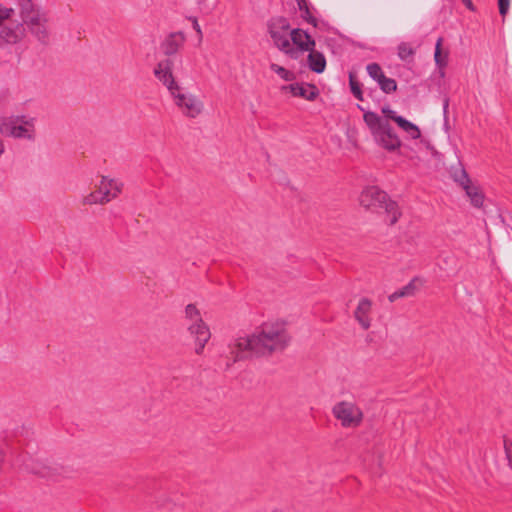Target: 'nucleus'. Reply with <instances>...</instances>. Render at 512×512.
Returning <instances> with one entry per match:
<instances>
[{
    "label": "nucleus",
    "mask_w": 512,
    "mask_h": 512,
    "mask_svg": "<svg viewBox=\"0 0 512 512\" xmlns=\"http://www.w3.org/2000/svg\"><path fill=\"white\" fill-rule=\"evenodd\" d=\"M289 341L284 323L266 322L250 335L236 338L230 345V354L234 361L268 356L285 349Z\"/></svg>",
    "instance_id": "1"
},
{
    "label": "nucleus",
    "mask_w": 512,
    "mask_h": 512,
    "mask_svg": "<svg viewBox=\"0 0 512 512\" xmlns=\"http://www.w3.org/2000/svg\"><path fill=\"white\" fill-rule=\"evenodd\" d=\"M359 203L366 210L385 213L386 221L391 225L395 224L400 217L397 203L389 199L387 193L376 186L363 189L359 196Z\"/></svg>",
    "instance_id": "2"
},
{
    "label": "nucleus",
    "mask_w": 512,
    "mask_h": 512,
    "mask_svg": "<svg viewBox=\"0 0 512 512\" xmlns=\"http://www.w3.org/2000/svg\"><path fill=\"white\" fill-rule=\"evenodd\" d=\"M363 120L369 128L374 142L388 152L398 150L402 141L397 133L393 130L390 123L372 111H365Z\"/></svg>",
    "instance_id": "3"
},
{
    "label": "nucleus",
    "mask_w": 512,
    "mask_h": 512,
    "mask_svg": "<svg viewBox=\"0 0 512 512\" xmlns=\"http://www.w3.org/2000/svg\"><path fill=\"white\" fill-rule=\"evenodd\" d=\"M0 133L14 139L34 141L36 138V118L24 114L1 116Z\"/></svg>",
    "instance_id": "4"
},
{
    "label": "nucleus",
    "mask_w": 512,
    "mask_h": 512,
    "mask_svg": "<svg viewBox=\"0 0 512 512\" xmlns=\"http://www.w3.org/2000/svg\"><path fill=\"white\" fill-rule=\"evenodd\" d=\"M22 20L31 34L42 44L49 42V30L46 15L35 10L33 2H23Z\"/></svg>",
    "instance_id": "5"
},
{
    "label": "nucleus",
    "mask_w": 512,
    "mask_h": 512,
    "mask_svg": "<svg viewBox=\"0 0 512 512\" xmlns=\"http://www.w3.org/2000/svg\"><path fill=\"white\" fill-rule=\"evenodd\" d=\"M169 95L175 107L186 118L195 119L204 112V102L197 95L187 91L181 85Z\"/></svg>",
    "instance_id": "6"
},
{
    "label": "nucleus",
    "mask_w": 512,
    "mask_h": 512,
    "mask_svg": "<svg viewBox=\"0 0 512 512\" xmlns=\"http://www.w3.org/2000/svg\"><path fill=\"white\" fill-rule=\"evenodd\" d=\"M123 186V182L119 179L102 176L96 190L87 194L83 198V203L86 205L107 204L122 192Z\"/></svg>",
    "instance_id": "7"
},
{
    "label": "nucleus",
    "mask_w": 512,
    "mask_h": 512,
    "mask_svg": "<svg viewBox=\"0 0 512 512\" xmlns=\"http://www.w3.org/2000/svg\"><path fill=\"white\" fill-rule=\"evenodd\" d=\"M185 317L188 331L195 339V352L200 354L210 339L211 334L209 328L203 322L199 310L193 304L186 306Z\"/></svg>",
    "instance_id": "8"
},
{
    "label": "nucleus",
    "mask_w": 512,
    "mask_h": 512,
    "mask_svg": "<svg viewBox=\"0 0 512 512\" xmlns=\"http://www.w3.org/2000/svg\"><path fill=\"white\" fill-rule=\"evenodd\" d=\"M332 414L343 428H357L364 419L363 410L352 401H339L332 407Z\"/></svg>",
    "instance_id": "9"
},
{
    "label": "nucleus",
    "mask_w": 512,
    "mask_h": 512,
    "mask_svg": "<svg viewBox=\"0 0 512 512\" xmlns=\"http://www.w3.org/2000/svg\"><path fill=\"white\" fill-rule=\"evenodd\" d=\"M268 30L274 45L281 52H289L290 49V32L292 28L286 18H272L268 23Z\"/></svg>",
    "instance_id": "10"
},
{
    "label": "nucleus",
    "mask_w": 512,
    "mask_h": 512,
    "mask_svg": "<svg viewBox=\"0 0 512 512\" xmlns=\"http://www.w3.org/2000/svg\"><path fill=\"white\" fill-rule=\"evenodd\" d=\"M316 42L313 37L303 29L293 28L290 32V49L284 52L292 59H298L302 54L315 48Z\"/></svg>",
    "instance_id": "11"
},
{
    "label": "nucleus",
    "mask_w": 512,
    "mask_h": 512,
    "mask_svg": "<svg viewBox=\"0 0 512 512\" xmlns=\"http://www.w3.org/2000/svg\"><path fill=\"white\" fill-rule=\"evenodd\" d=\"M153 74L155 78L168 90L169 94L180 86L173 74V62L168 58L159 61L155 65Z\"/></svg>",
    "instance_id": "12"
},
{
    "label": "nucleus",
    "mask_w": 512,
    "mask_h": 512,
    "mask_svg": "<svg viewBox=\"0 0 512 512\" xmlns=\"http://www.w3.org/2000/svg\"><path fill=\"white\" fill-rule=\"evenodd\" d=\"M368 75L378 84L379 88L386 94L395 92L397 83L394 79L386 77L378 63H369L366 66Z\"/></svg>",
    "instance_id": "13"
},
{
    "label": "nucleus",
    "mask_w": 512,
    "mask_h": 512,
    "mask_svg": "<svg viewBox=\"0 0 512 512\" xmlns=\"http://www.w3.org/2000/svg\"><path fill=\"white\" fill-rule=\"evenodd\" d=\"M372 301L368 298H361L354 311V317L359 325L368 330L371 327Z\"/></svg>",
    "instance_id": "14"
},
{
    "label": "nucleus",
    "mask_w": 512,
    "mask_h": 512,
    "mask_svg": "<svg viewBox=\"0 0 512 512\" xmlns=\"http://www.w3.org/2000/svg\"><path fill=\"white\" fill-rule=\"evenodd\" d=\"M24 35L23 24L11 23L0 28V42L16 44L23 39Z\"/></svg>",
    "instance_id": "15"
},
{
    "label": "nucleus",
    "mask_w": 512,
    "mask_h": 512,
    "mask_svg": "<svg viewBox=\"0 0 512 512\" xmlns=\"http://www.w3.org/2000/svg\"><path fill=\"white\" fill-rule=\"evenodd\" d=\"M185 36L182 32H174L168 35L161 44V49L165 55H174L184 44Z\"/></svg>",
    "instance_id": "16"
},
{
    "label": "nucleus",
    "mask_w": 512,
    "mask_h": 512,
    "mask_svg": "<svg viewBox=\"0 0 512 512\" xmlns=\"http://www.w3.org/2000/svg\"><path fill=\"white\" fill-rule=\"evenodd\" d=\"M283 90H289L293 96L302 97L306 100H314L318 94L313 85L294 83L283 86Z\"/></svg>",
    "instance_id": "17"
},
{
    "label": "nucleus",
    "mask_w": 512,
    "mask_h": 512,
    "mask_svg": "<svg viewBox=\"0 0 512 512\" xmlns=\"http://www.w3.org/2000/svg\"><path fill=\"white\" fill-rule=\"evenodd\" d=\"M308 58L307 63L308 67L315 73H322L326 68V59L325 56L319 52L316 51L315 48L308 51Z\"/></svg>",
    "instance_id": "18"
},
{
    "label": "nucleus",
    "mask_w": 512,
    "mask_h": 512,
    "mask_svg": "<svg viewBox=\"0 0 512 512\" xmlns=\"http://www.w3.org/2000/svg\"><path fill=\"white\" fill-rule=\"evenodd\" d=\"M398 127L407 135L408 138L416 140L420 138L421 131L419 127L404 117L397 118Z\"/></svg>",
    "instance_id": "19"
},
{
    "label": "nucleus",
    "mask_w": 512,
    "mask_h": 512,
    "mask_svg": "<svg viewBox=\"0 0 512 512\" xmlns=\"http://www.w3.org/2000/svg\"><path fill=\"white\" fill-rule=\"evenodd\" d=\"M466 192V195L470 198V201L473 206L481 207L484 202V195L478 188V186L473 185L471 182L463 188Z\"/></svg>",
    "instance_id": "20"
},
{
    "label": "nucleus",
    "mask_w": 512,
    "mask_h": 512,
    "mask_svg": "<svg viewBox=\"0 0 512 512\" xmlns=\"http://www.w3.org/2000/svg\"><path fill=\"white\" fill-rule=\"evenodd\" d=\"M416 282H417V279H413L406 286H404L403 288H401V289L395 291L394 293H392L391 295H389V297H388L389 301L394 302L397 299L402 298V297L413 296L417 289Z\"/></svg>",
    "instance_id": "21"
},
{
    "label": "nucleus",
    "mask_w": 512,
    "mask_h": 512,
    "mask_svg": "<svg viewBox=\"0 0 512 512\" xmlns=\"http://www.w3.org/2000/svg\"><path fill=\"white\" fill-rule=\"evenodd\" d=\"M442 42H443V39L441 37L438 38L436 45H435V53H434L435 63L440 69H443L446 67L447 59H448L447 52L444 55H442V52H441Z\"/></svg>",
    "instance_id": "22"
},
{
    "label": "nucleus",
    "mask_w": 512,
    "mask_h": 512,
    "mask_svg": "<svg viewBox=\"0 0 512 512\" xmlns=\"http://www.w3.org/2000/svg\"><path fill=\"white\" fill-rule=\"evenodd\" d=\"M297 4H298L299 12H300V17L302 19H304L306 22H308L309 24L316 27L317 19L312 15V13L309 9V6H308V2H297Z\"/></svg>",
    "instance_id": "23"
},
{
    "label": "nucleus",
    "mask_w": 512,
    "mask_h": 512,
    "mask_svg": "<svg viewBox=\"0 0 512 512\" xmlns=\"http://www.w3.org/2000/svg\"><path fill=\"white\" fill-rule=\"evenodd\" d=\"M270 69H271V71L276 73L281 79H283L285 81H292L295 78V75L292 71H289L286 68H284L278 64H275V63L270 64Z\"/></svg>",
    "instance_id": "24"
},
{
    "label": "nucleus",
    "mask_w": 512,
    "mask_h": 512,
    "mask_svg": "<svg viewBox=\"0 0 512 512\" xmlns=\"http://www.w3.org/2000/svg\"><path fill=\"white\" fill-rule=\"evenodd\" d=\"M453 179L461 185L462 188H464L466 185H468L471 180L468 177V174L466 173L465 169L460 166L459 168L455 169L452 172Z\"/></svg>",
    "instance_id": "25"
},
{
    "label": "nucleus",
    "mask_w": 512,
    "mask_h": 512,
    "mask_svg": "<svg viewBox=\"0 0 512 512\" xmlns=\"http://www.w3.org/2000/svg\"><path fill=\"white\" fill-rule=\"evenodd\" d=\"M397 50H398V52H397L398 57L401 60H407L408 58L412 57L414 54V49L412 48V46L409 43H406V42L400 43L397 47Z\"/></svg>",
    "instance_id": "26"
},
{
    "label": "nucleus",
    "mask_w": 512,
    "mask_h": 512,
    "mask_svg": "<svg viewBox=\"0 0 512 512\" xmlns=\"http://www.w3.org/2000/svg\"><path fill=\"white\" fill-rule=\"evenodd\" d=\"M349 85L354 97L360 101L363 100V93L361 90L360 83L353 77L352 74L349 76Z\"/></svg>",
    "instance_id": "27"
},
{
    "label": "nucleus",
    "mask_w": 512,
    "mask_h": 512,
    "mask_svg": "<svg viewBox=\"0 0 512 512\" xmlns=\"http://www.w3.org/2000/svg\"><path fill=\"white\" fill-rule=\"evenodd\" d=\"M381 112L384 115L382 118L386 119L388 122L389 120L394 121L397 123V118H401L402 116L398 115L396 111L392 110L389 106H383L381 108Z\"/></svg>",
    "instance_id": "28"
},
{
    "label": "nucleus",
    "mask_w": 512,
    "mask_h": 512,
    "mask_svg": "<svg viewBox=\"0 0 512 512\" xmlns=\"http://www.w3.org/2000/svg\"><path fill=\"white\" fill-rule=\"evenodd\" d=\"M12 12V8L2 5L0 3V21L8 18Z\"/></svg>",
    "instance_id": "29"
},
{
    "label": "nucleus",
    "mask_w": 512,
    "mask_h": 512,
    "mask_svg": "<svg viewBox=\"0 0 512 512\" xmlns=\"http://www.w3.org/2000/svg\"><path fill=\"white\" fill-rule=\"evenodd\" d=\"M504 448H505L507 459L509 461V465L512 468V441H505Z\"/></svg>",
    "instance_id": "30"
},
{
    "label": "nucleus",
    "mask_w": 512,
    "mask_h": 512,
    "mask_svg": "<svg viewBox=\"0 0 512 512\" xmlns=\"http://www.w3.org/2000/svg\"><path fill=\"white\" fill-rule=\"evenodd\" d=\"M189 19L192 21L193 28L195 29V31L198 34V41H199V43H201L202 38H203V34H202L201 27L198 24L197 18L196 17H190Z\"/></svg>",
    "instance_id": "31"
},
{
    "label": "nucleus",
    "mask_w": 512,
    "mask_h": 512,
    "mask_svg": "<svg viewBox=\"0 0 512 512\" xmlns=\"http://www.w3.org/2000/svg\"><path fill=\"white\" fill-rule=\"evenodd\" d=\"M499 12L502 16H505L510 8V2H498Z\"/></svg>",
    "instance_id": "32"
},
{
    "label": "nucleus",
    "mask_w": 512,
    "mask_h": 512,
    "mask_svg": "<svg viewBox=\"0 0 512 512\" xmlns=\"http://www.w3.org/2000/svg\"><path fill=\"white\" fill-rule=\"evenodd\" d=\"M5 152V145H4V142L2 141V139L0 138V157L2 156V154Z\"/></svg>",
    "instance_id": "33"
},
{
    "label": "nucleus",
    "mask_w": 512,
    "mask_h": 512,
    "mask_svg": "<svg viewBox=\"0 0 512 512\" xmlns=\"http://www.w3.org/2000/svg\"><path fill=\"white\" fill-rule=\"evenodd\" d=\"M448 106H449L448 99H446V100L444 101V105H443V111H444V114H446V113H447Z\"/></svg>",
    "instance_id": "34"
},
{
    "label": "nucleus",
    "mask_w": 512,
    "mask_h": 512,
    "mask_svg": "<svg viewBox=\"0 0 512 512\" xmlns=\"http://www.w3.org/2000/svg\"><path fill=\"white\" fill-rule=\"evenodd\" d=\"M466 5H467V8L470 9L471 11L475 10L473 2H466Z\"/></svg>",
    "instance_id": "35"
},
{
    "label": "nucleus",
    "mask_w": 512,
    "mask_h": 512,
    "mask_svg": "<svg viewBox=\"0 0 512 512\" xmlns=\"http://www.w3.org/2000/svg\"><path fill=\"white\" fill-rule=\"evenodd\" d=\"M358 108L362 111H364V109L361 107V105H358Z\"/></svg>",
    "instance_id": "36"
}]
</instances>
